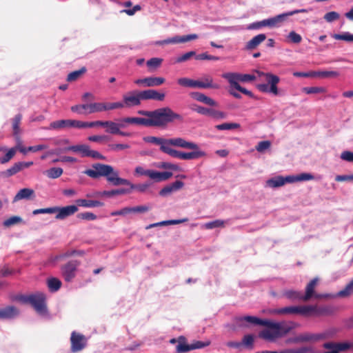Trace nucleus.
I'll use <instances>...</instances> for the list:
<instances>
[{
    "label": "nucleus",
    "instance_id": "f257e3e1",
    "mask_svg": "<svg viewBox=\"0 0 353 353\" xmlns=\"http://www.w3.org/2000/svg\"><path fill=\"white\" fill-rule=\"evenodd\" d=\"M138 114L145 116L142 117H125L121 119V123L112 121H103L102 127L105 128V132L112 134H119L123 137H130L131 133L123 132L121 128L125 127V123L142 125L147 127L165 128L174 121H183V117L174 112L169 107H164L154 110H139Z\"/></svg>",
    "mask_w": 353,
    "mask_h": 353
},
{
    "label": "nucleus",
    "instance_id": "f03ea898",
    "mask_svg": "<svg viewBox=\"0 0 353 353\" xmlns=\"http://www.w3.org/2000/svg\"><path fill=\"white\" fill-rule=\"evenodd\" d=\"M233 321V329L234 330L238 327H247L249 324L265 326L267 328L261 331L259 336L270 341L287 334L296 325L292 322L290 324L285 322H273L252 316H236L234 318Z\"/></svg>",
    "mask_w": 353,
    "mask_h": 353
},
{
    "label": "nucleus",
    "instance_id": "7ed1b4c3",
    "mask_svg": "<svg viewBox=\"0 0 353 353\" xmlns=\"http://www.w3.org/2000/svg\"><path fill=\"white\" fill-rule=\"evenodd\" d=\"M83 173L92 179L105 176L108 182L114 185L130 184L128 180L119 177L118 172L114 171L113 167L110 165L100 163H94L92 168L85 170Z\"/></svg>",
    "mask_w": 353,
    "mask_h": 353
},
{
    "label": "nucleus",
    "instance_id": "20e7f679",
    "mask_svg": "<svg viewBox=\"0 0 353 353\" xmlns=\"http://www.w3.org/2000/svg\"><path fill=\"white\" fill-rule=\"evenodd\" d=\"M175 140L180 141L179 145H172V146L184 149H190L192 150V151L185 152L176 150L171 147L168 152L169 156L181 160L197 159L206 157V153L204 151L200 150L199 145L196 143L188 141L181 137H175Z\"/></svg>",
    "mask_w": 353,
    "mask_h": 353
},
{
    "label": "nucleus",
    "instance_id": "39448f33",
    "mask_svg": "<svg viewBox=\"0 0 353 353\" xmlns=\"http://www.w3.org/2000/svg\"><path fill=\"white\" fill-rule=\"evenodd\" d=\"M16 300L23 304L30 305L41 315H46L48 309L46 303V295L40 292L28 295H19Z\"/></svg>",
    "mask_w": 353,
    "mask_h": 353
},
{
    "label": "nucleus",
    "instance_id": "423d86ee",
    "mask_svg": "<svg viewBox=\"0 0 353 353\" xmlns=\"http://www.w3.org/2000/svg\"><path fill=\"white\" fill-rule=\"evenodd\" d=\"M259 76L265 77V81L267 83H261L257 85V88L262 92L271 93L275 96L279 94V91L277 87V84L280 81V78L270 72H258Z\"/></svg>",
    "mask_w": 353,
    "mask_h": 353
},
{
    "label": "nucleus",
    "instance_id": "0eeeda50",
    "mask_svg": "<svg viewBox=\"0 0 353 353\" xmlns=\"http://www.w3.org/2000/svg\"><path fill=\"white\" fill-rule=\"evenodd\" d=\"M143 141L146 143H153L160 146V150L168 154L172 145H179L180 141L175 140V138L163 139L161 137L148 136L143 137Z\"/></svg>",
    "mask_w": 353,
    "mask_h": 353
},
{
    "label": "nucleus",
    "instance_id": "6e6552de",
    "mask_svg": "<svg viewBox=\"0 0 353 353\" xmlns=\"http://www.w3.org/2000/svg\"><path fill=\"white\" fill-rule=\"evenodd\" d=\"M283 23V15L279 14L269 19L250 23L248 28L249 30H259L263 27H268L272 28L280 26Z\"/></svg>",
    "mask_w": 353,
    "mask_h": 353
},
{
    "label": "nucleus",
    "instance_id": "1a4fd4ad",
    "mask_svg": "<svg viewBox=\"0 0 353 353\" xmlns=\"http://www.w3.org/2000/svg\"><path fill=\"white\" fill-rule=\"evenodd\" d=\"M191 108L200 114L209 116L216 120L224 119L227 117L225 112L213 108H205L198 105H194Z\"/></svg>",
    "mask_w": 353,
    "mask_h": 353
},
{
    "label": "nucleus",
    "instance_id": "9d476101",
    "mask_svg": "<svg viewBox=\"0 0 353 353\" xmlns=\"http://www.w3.org/2000/svg\"><path fill=\"white\" fill-rule=\"evenodd\" d=\"M143 101L141 91L134 90L128 92L123 96V103L124 107L130 108L133 106H139Z\"/></svg>",
    "mask_w": 353,
    "mask_h": 353
},
{
    "label": "nucleus",
    "instance_id": "9b49d317",
    "mask_svg": "<svg viewBox=\"0 0 353 353\" xmlns=\"http://www.w3.org/2000/svg\"><path fill=\"white\" fill-rule=\"evenodd\" d=\"M79 264V261L74 260L62 266L61 272L65 281L70 282L75 277L77 268Z\"/></svg>",
    "mask_w": 353,
    "mask_h": 353
},
{
    "label": "nucleus",
    "instance_id": "f8f14e48",
    "mask_svg": "<svg viewBox=\"0 0 353 353\" xmlns=\"http://www.w3.org/2000/svg\"><path fill=\"white\" fill-rule=\"evenodd\" d=\"M270 314L278 315L287 314H301L305 316V308L303 306H289L283 308L273 309L270 310Z\"/></svg>",
    "mask_w": 353,
    "mask_h": 353
},
{
    "label": "nucleus",
    "instance_id": "ddd939ff",
    "mask_svg": "<svg viewBox=\"0 0 353 353\" xmlns=\"http://www.w3.org/2000/svg\"><path fill=\"white\" fill-rule=\"evenodd\" d=\"M71 351L77 352L82 350L86 345V339L83 334L72 332L70 337Z\"/></svg>",
    "mask_w": 353,
    "mask_h": 353
},
{
    "label": "nucleus",
    "instance_id": "4468645a",
    "mask_svg": "<svg viewBox=\"0 0 353 353\" xmlns=\"http://www.w3.org/2000/svg\"><path fill=\"white\" fill-rule=\"evenodd\" d=\"M165 79L163 77H149L139 79L134 81V83L144 87H156L164 83Z\"/></svg>",
    "mask_w": 353,
    "mask_h": 353
},
{
    "label": "nucleus",
    "instance_id": "2eb2a0df",
    "mask_svg": "<svg viewBox=\"0 0 353 353\" xmlns=\"http://www.w3.org/2000/svg\"><path fill=\"white\" fill-rule=\"evenodd\" d=\"M305 316H325L331 313V310L328 307H318L316 305H305Z\"/></svg>",
    "mask_w": 353,
    "mask_h": 353
},
{
    "label": "nucleus",
    "instance_id": "dca6fc26",
    "mask_svg": "<svg viewBox=\"0 0 353 353\" xmlns=\"http://www.w3.org/2000/svg\"><path fill=\"white\" fill-rule=\"evenodd\" d=\"M79 208L75 205H70L64 207H58L57 214L55 216V219L58 220H63L68 216L74 214L78 212Z\"/></svg>",
    "mask_w": 353,
    "mask_h": 353
},
{
    "label": "nucleus",
    "instance_id": "f3484780",
    "mask_svg": "<svg viewBox=\"0 0 353 353\" xmlns=\"http://www.w3.org/2000/svg\"><path fill=\"white\" fill-rule=\"evenodd\" d=\"M322 335L311 333L301 334L293 339L288 340V342L298 343L301 342L316 341L322 339Z\"/></svg>",
    "mask_w": 353,
    "mask_h": 353
},
{
    "label": "nucleus",
    "instance_id": "a211bd4d",
    "mask_svg": "<svg viewBox=\"0 0 353 353\" xmlns=\"http://www.w3.org/2000/svg\"><path fill=\"white\" fill-rule=\"evenodd\" d=\"M143 100H156L163 101L165 99V94L156 90L148 89L141 91Z\"/></svg>",
    "mask_w": 353,
    "mask_h": 353
},
{
    "label": "nucleus",
    "instance_id": "6ab92c4d",
    "mask_svg": "<svg viewBox=\"0 0 353 353\" xmlns=\"http://www.w3.org/2000/svg\"><path fill=\"white\" fill-rule=\"evenodd\" d=\"M198 36L195 34H189L183 37L176 36L172 38H169L161 41L158 42L160 45L163 44H170V43H184L193 39H196Z\"/></svg>",
    "mask_w": 353,
    "mask_h": 353
},
{
    "label": "nucleus",
    "instance_id": "aec40b11",
    "mask_svg": "<svg viewBox=\"0 0 353 353\" xmlns=\"http://www.w3.org/2000/svg\"><path fill=\"white\" fill-rule=\"evenodd\" d=\"M190 95L194 99L196 100L197 101L203 103L210 106L216 107L219 105L218 103L215 101L213 99L206 96L205 94L201 92H192Z\"/></svg>",
    "mask_w": 353,
    "mask_h": 353
},
{
    "label": "nucleus",
    "instance_id": "412c9836",
    "mask_svg": "<svg viewBox=\"0 0 353 353\" xmlns=\"http://www.w3.org/2000/svg\"><path fill=\"white\" fill-rule=\"evenodd\" d=\"M319 279L318 278H314L312 279L310 283L307 285L305 288V294L303 295V301H307L310 300L313 296L316 298H320L321 296L319 294H314V289L318 283Z\"/></svg>",
    "mask_w": 353,
    "mask_h": 353
},
{
    "label": "nucleus",
    "instance_id": "4be33fe9",
    "mask_svg": "<svg viewBox=\"0 0 353 353\" xmlns=\"http://www.w3.org/2000/svg\"><path fill=\"white\" fill-rule=\"evenodd\" d=\"M266 183L269 187L275 188L281 187L287 183H291V180L290 176H287L285 177L277 176L268 179Z\"/></svg>",
    "mask_w": 353,
    "mask_h": 353
},
{
    "label": "nucleus",
    "instance_id": "5701e85b",
    "mask_svg": "<svg viewBox=\"0 0 353 353\" xmlns=\"http://www.w3.org/2000/svg\"><path fill=\"white\" fill-rule=\"evenodd\" d=\"M172 176V173L170 172H158L156 170H150L149 178L154 180L155 182L164 181Z\"/></svg>",
    "mask_w": 353,
    "mask_h": 353
},
{
    "label": "nucleus",
    "instance_id": "b1692460",
    "mask_svg": "<svg viewBox=\"0 0 353 353\" xmlns=\"http://www.w3.org/2000/svg\"><path fill=\"white\" fill-rule=\"evenodd\" d=\"M184 183L181 181H176L175 182L169 184L162 188L159 192V194L162 196H167L172 192L181 189Z\"/></svg>",
    "mask_w": 353,
    "mask_h": 353
},
{
    "label": "nucleus",
    "instance_id": "393cba45",
    "mask_svg": "<svg viewBox=\"0 0 353 353\" xmlns=\"http://www.w3.org/2000/svg\"><path fill=\"white\" fill-rule=\"evenodd\" d=\"M265 39L266 35L265 34H257L246 43L245 49L248 50H252L256 48Z\"/></svg>",
    "mask_w": 353,
    "mask_h": 353
},
{
    "label": "nucleus",
    "instance_id": "a878e982",
    "mask_svg": "<svg viewBox=\"0 0 353 353\" xmlns=\"http://www.w3.org/2000/svg\"><path fill=\"white\" fill-rule=\"evenodd\" d=\"M19 314V310L12 305L0 308V319H11Z\"/></svg>",
    "mask_w": 353,
    "mask_h": 353
},
{
    "label": "nucleus",
    "instance_id": "bb28decb",
    "mask_svg": "<svg viewBox=\"0 0 353 353\" xmlns=\"http://www.w3.org/2000/svg\"><path fill=\"white\" fill-rule=\"evenodd\" d=\"M72 119H61L50 123L48 130H61L71 128Z\"/></svg>",
    "mask_w": 353,
    "mask_h": 353
},
{
    "label": "nucleus",
    "instance_id": "cd10ccee",
    "mask_svg": "<svg viewBox=\"0 0 353 353\" xmlns=\"http://www.w3.org/2000/svg\"><path fill=\"white\" fill-rule=\"evenodd\" d=\"M177 83L182 87L191 88H201L200 80H194L187 77L179 78Z\"/></svg>",
    "mask_w": 353,
    "mask_h": 353
},
{
    "label": "nucleus",
    "instance_id": "c85d7f7f",
    "mask_svg": "<svg viewBox=\"0 0 353 353\" xmlns=\"http://www.w3.org/2000/svg\"><path fill=\"white\" fill-rule=\"evenodd\" d=\"M89 147V145L85 144H79L67 147L64 148L63 151H72L76 153H80L81 157H85L88 154Z\"/></svg>",
    "mask_w": 353,
    "mask_h": 353
},
{
    "label": "nucleus",
    "instance_id": "c756f323",
    "mask_svg": "<svg viewBox=\"0 0 353 353\" xmlns=\"http://www.w3.org/2000/svg\"><path fill=\"white\" fill-rule=\"evenodd\" d=\"M22 116L20 114L15 115V117L12 119V130H13V135L19 143H21V137L19 136L21 130H20V124L21 121Z\"/></svg>",
    "mask_w": 353,
    "mask_h": 353
},
{
    "label": "nucleus",
    "instance_id": "7c9ffc66",
    "mask_svg": "<svg viewBox=\"0 0 353 353\" xmlns=\"http://www.w3.org/2000/svg\"><path fill=\"white\" fill-rule=\"evenodd\" d=\"M76 205L83 207V208H95L101 207L103 205V203L99 201L88 200L84 199H79L75 201Z\"/></svg>",
    "mask_w": 353,
    "mask_h": 353
},
{
    "label": "nucleus",
    "instance_id": "2f4dec72",
    "mask_svg": "<svg viewBox=\"0 0 353 353\" xmlns=\"http://www.w3.org/2000/svg\"><path fill=\"white\" fill-rule=\"evenodd\" d=\"M283 296L285 298L292 301H303V297L302 292L297 290H287L283 291Z\"/></svg>",
    "mask_w": 353,
    "mask_h": 353
},
{
    "label": "nucleus",
    "instance_id": "473e14b6",
    "mask_svg": "<svg viewBox=\"0 0 353 353\" xmlns=\"http://www.w3.org/2000/svg\"><path fill=\"white\" fill-rule=\"evenodd\" d=\"M34 196V191L30 188L21 189L14 196L13 202L18 201L21 199H29Z\"/></svg>",
    "mask_w": 353,
    "mask_h": 353
},
{
    "label": "nucleus",
    "instance_id": "72a5a7b5",
    "mask_svg": "<svg viewBox=\"0 0 353 353\" xmlns=\"http://www.w3.org/2000/svg\"><path fill=\"white\" fill-rule=\"evenodd\" d=\"M352 347V345L350 343H333V342H328L323 344L324 348H336V350L338 351V353L341 351H345L347 350H349Z\"/></svg>",
    "mask_w": 353,
    "mask_h": 353
},
{
    "label": "nucleus",
    "instance_id": "f704fd0d",
    "mask_svg": "<svg viewBox=\"0 0 353 353\" xmlns=\"http://www.w3.org/2000/svg\"><path fill=\"white\" fill-rule=\"evenodd\" d=\"M201 88L207 89V88H214L218 89L219 88V85L217 83H214L213 81V78L209 75L203 76L200 80Z\"/></svg>",
    "mask_w": 353,
    "mask_h": 353
},
{
    "label": "nucleus",
    "instance_id": "c9c22d12",
    "mask_svg": "<svg viewBox=\"0 0 353 353\" xmlns=\"http://www.w3.org/2000/svg\"><path fill=\"white\" fill-rule=\"evenodd\" d=\"M130 193V190L125 189V188H120L117 190H112L110 191H103V192H97L94 194L95 196H108V197H112L115 195L119 194H124Z\"/></svg>",
    "mask_w": 353,
    "mask_h": 353
},
{
    "label": "nucleus",
    "instance_id": "e433bc0d",
    "mask_svg": "<svg viewBox=\"0 0 353 353\" xmlns=\"http://www.w3.org/2000/svg\"><path fill=\"white\" fill-rule=\"evenodd\" d=\"M222 77L227 79L231 87L236 88V85H239V73L228 72L222 74Z\"/></svg>",
    "mask_w": 353,
    "mask_h": 353
},
{
    "label": "nucleus",
    "instance_id": "4c0bfd02",
    "mask_svg": "<svg viewBox=\"0 0 353 353\" xmlns=\"http://www.w3.org/2000/svg\"><path fill=\"white\" fill-rule=\"evenodd\" d=\"M192 350V345L187 344L186 338L183 336H179V343L176 346L177 353H184Z\"/></svg>",
    "mask_w": 353,
    "mask_h": 353
},
{
    "label": "nucleus",
    "instance_id": "58836bf2",
    "mask_svg": "<svg viewBox=\"0 0 353 353\" xmlns=\"http://www.w3.org/2000/svg\"><path fill=\"white\" fill-rule=\"evenodd\" d=\"M188 219H174V220H168V221H163L156 223L150 224L148 226H146V229H150L152 228L157 227V226H161V225H176L179 224L183 222L188 221Z\"/></svg>",
    "mask_w": 353,
    "mask_h": 353
},
{
    "label": "nucleus",
    "instance_id": "ea45409f",
    "mask_svg": "<svg viewBox=\"0 0 353 353\" xmlns=\"http://www.w3.org/2000/svg\"><path fill=\"white\" fill-rule=\"evenodd\" d=\"M87 72L85 67H81L79 70L73 71L68 74L67 81L69 82L74 81L81 78Z\"/></svg>",
    "mask_w": 353,
    "mask_h": 353
},
{
    "label": "nucleus",
    "instance_id": "a19ab883",
    "mask_svg": "<svg viewBox=\"0 0 353 353\" xmlns=\"http://www.w3.org/2000/svg\"><path fill=\"white\" fill-rule=\"evenodd\" d=\"M353 294V279L345 285V287L340 290L336 296L339 297H348Z\"/></svg>",
    "mask_w": 353,
    "mask_h": 353
},
{
    "label": "nucleus",
    "instance_id": "79ce46f5",
    "mask_svg": "<svg viewBox=\"0 0 353 353\" xmlns=\"http://www.w3.org/2000/svg\"><path fill=\"white\" fill-rule=\"evenodd\" d=\"M291 183L297 181H310L314 179V176L310 173H301L300 174L294 176L290 175Z\"/></svg>",
    "mask_w": 353,
    "mask_h": 353
},
{
    "label": "nucleus",
    "instance_id": "37998d69",
    "mask_svg": "<svg viewBox=\"0 0 353 353\" xmlns=\"http://www.w3.org/2000/svg\"><path fill=\"white\" fill-rule=\"evenodd\" d=\"M63 172L61 168H52L45 171L44 174L50 179H57L62 175Z\"/></svg>",
    "mask_w": 353,
    "mask_h": 353
},
{
    "label": "nucleus",
    "instance_id": "c03bdc74",
    "mask_svg": "<svg viewBox=\"0 0 353 353\" xmlns=\"http://www.w3.org/2000/svg\"><path fill=\"white\" fill-rule=\"evenodd\" d=\"M21 170V165L19 162L15 163L12 167H10L9 169L6 170V171L2 172V175L4 177H10L12 176L19 172Z\"/></svg>",
    "mask_w": 353,
    "mask_h": 353
},
{
    "label": "nucleus",
    "instance_id": "a18cd8bd",
    "mask_svg": "<svg viewBox=\"0 0 353 353\" xmlns=\"http://www.w3.org/2000/svg\"><path fill=\"white\" fill-rule=\"evenodd\" d=\"M240 127V124L237 123H223L215 125V128L218 130H230L234 129H238Z\"/></svg>",
    "mask_w": 353,
    "mask_h": 353
},
{
    "label": "nucleus",
    "instance_id": "49530a36",
    "mask_svg": "<svg viewBox=\"0 0 353 353\" xmlns=\"http://www.w3.org/2000/svg\"><path fill=\"white\" fill-rule=\"evenodd\" d=\"M61 282L57 278H50L48 281V287L51 292H57L60 289Z\"/></svg>",
    "mask_w": 353,
    "mask_h": 353
},
{
    "label": "nucleus",
    "instance_id": "de8ad7c7",
    "mask_svg": "<svg viewBox=\"0 0 353 353\" xmlns=\"http://www.w3.org/2000/svg\"><path fill=\"white\" fill-rule=\"evenodd\" d=\"M88 114L101 112L104 110V103H88Z\"/></svg>",
    "mask_w": 353,
    "mask_h": 353
},
{
    "label": "nucleus",
    "instance_id": "09e8293b",
    "mask_svg": "<svg viewBox=\"0 0 353 353\" xmlns=\"http://www.w3.org/2000/svg\"><path fill=\"white\" fill-rule=\"evenodd\" d=\"M23 219L19 216H12L6 220H5L3 223V225L6 228L11 227L14 225H17L19 223H23Z\"/></svg>",
    "mask_w": 353,
    "mask_h": 353
},
{
    "label": "nucleus",
    "instance_id": "8fccbe9b",
    "mask_svg": "<svg viewBox=\"0 0 353 353\" xmlns=\"http://www.w3.org/2000/svg\"><path fill=\"white\" fill-rule=\"evenodd\" d=\"M88 103L76 105L71 107V110L74 112H77L79 114H88Z\"/></svg>",
    "mask_w": 353,
    "mask_h": 353
},
{
    "label": "nucleus",
    "instance_id": "3c124183",
    "mask_svg": "<svg viewBox=\"0 0 353 353\" xmlns=\"http://www.w3.org/2000/svg\"><path fill=\"white\" fill-rule=\"evenodd\" d=\"M315 76L322 78H336L339 76V72L337 71H319L314 72Z\"/></svg>",
    "mask_w": 353,
    "mask_h": 353
},
{
    "label": "nucleus",
    "instance_id": "603ef678",
    "mask_svg": "<svg viewBox=\"0 0 353 353\" xmlns=\"http://www.w3.org/2000/svg\"><path fill=\"white\" fill-rule=\"evenodd\" d=\"M332 37L336 40H343L347 42H353V34L348 32L343 34H334Z\"/></svg>",
    "mask_w": 353,
    "mask_h": 353
},
{
    "label": "nucleus",
    "instance_id": "864d4df0",
    "mask_svg": "<svg viewBox=\"0 0 353 353\" xmlns=\"http://www.w3.org/2000/svg\"><path fill=\"white\" fill-rule=\"evenodd\" d=\"M302 90L307 94L323 93L325 92V89L323 87H305Z\"/></svg>",
    "mask_w": 353,
    "mask_h": 353
},
{
    "label": "nucleus",
    "instance_id": "5fc2aeb1",
    "mask_svg": "<svg viewBox=\"0 0 353 353\" xmlns=\"http://www.w3.org/2000/svg\"><path fill=\"white\" fill-rule=\"evenodd\" d=\"M254 336L252 334H247L245 335L242 339V345L245 346L247 348L252 349L253 347L254 344Z\"/></svg>",
    "mask_w": 353,
    "mask_h": 353
},
{
    "label": "nucleus",
    "instance_id": "6e6d98bb",
    "mask_svg": "<svg viewBox=\"0 0 353 353\" xmlns=\"http://www.w3.org/2000/svg\"><path fill=\"white\" fill-rule=\"evenodd\" d=\"M16 154V148H10L7 153L3 157L0 158V163L4 164L10 161Z\"/></svg>",
    "mask_w": 353,
    "mask_h": 353
},
{
    "label": "nucleus",
    "instance_id": "4d7b16f0",
    "mask_svg": "<svg viewBox=\"0 0 353 353\" xmlns=\"http://www.w3.org/2000/svg\"><path fill=\"white\" fill-rule=\"evenodd\" d=\"M108 135H92L88 137V140L92 142L103 143L110 140Z\"/></svg>",
    "mask_w": 353,
    "mask_h": 353
},
{
    "label": "nucleus",
    "instance_id": "13d9d810",
    "mask_svg": "<svg viewBox=\"0 0 353 353\" xmlns=\"http://www.w3.org/2000/svg\"><path fill=\"white\" fill-rule=\"evenodd\" d=\"M124 108V104L122 102L114 103H104V110L108 111L114 109H121Z\"/></svg>",
    "mask_w": 353,
    "mask_h": 353
},
{
    "label": "nucleus",
    "instance_id": "bf43d9fd",
    "mask_svg": "<svg viewBox=\"0 0 353 353\" xmlns=\"http://www.w3.org/2000/svg\"><path fill=\"white\" fill-rule=\"evenodd\" d=\"M224 221L222 220H215L211 222H208L205 223L204 228L208 230L213 229L215 228L224 227Z\"/></svg>",
    "mask_w": 353,
    "mask_h": 353
},
{
    "label": "nucleus",
    "instance_id": "052dcab7",
    "mask_svg": "<svg viewBox=\"0 0 353 353\" xmlns=\"http://www.w3.org/2000/svg\"><path fill=\"white\" fill-rule=\"evenodd\" d=\"M194 59L196 60H212V61H218L220 59V58L219 57L210 55L207 52L201 53L199 54H196L195 53Z\"/></svg>",
    "mask_w": 353,
    "mask_h": 353
},
{
    "label": "nucleus",
    "instance_id": "680f3d73",
    "mask_svg": "<svg viewBox=\"0 0 353 353\" xmlns=\"http://www.w3.org/2000/svg\"><path fill=\"white\" fill-rule=\"evenodd\" d=\"M77 217L79 219L86 221H94L97 219V216L94 213L90 212L79 213L77 214Z\"/></svg>",
    "mask_w": 353,
    "mask_h": 353
},
{
    "label": "nucleus",
    "instance_id": "e2e57ef3",
    "mask_svg": "<svg viewBox=\"0 0 353 353\" xmlns=\"http://www.w3.org/2000/svg\"><path fill=\"white\" fill-rule=\"evenodd\" d=\"M108 148L110 150L118 152L119 150H123L125 149L130 148V145L128 144L123 143H112L108 145Z\"/></svg>",
    "mask_w": 353,
    "mask_h": 353
},
{
    "label": "nucleus",
    "instance_id": "0e129e2a",
    "mask_svg": "<svg viewBox=\"0 0 353 353\" xmlns=\"http://www.w3.org/2000/svg\"><path fill=\"white\" fill-rule=\"evenodd\" d=\"M158 167L161 169L172 170L175 171L180 170V168L178 165L168 162H162Z\"/></svg>",
    "mask_w": 353,
    "mask_h": 353
},
{
    "label": "nucleus",
    "instance_id": "69168bd1",
    "mask_svg": "<svg viewBox=\"0 0 353 353\" xmlns=\"http://www.w3.org/2000/svg\"><path fill=\"white\" fill-rule=\"evenodd\" d=\"M340 17V15L338 12L332 11L326 13L324 15V19L327 22H332L334 21H336L339 19Z\"/></svg>",
    "mask_w": 353,
    "mask_h": 353
},
{
    "label": "nucleus",
    "instance_id": "338daca9",
    "mask_svg": "<svg viewBox=\"0 0 353 353\" xmlns=\"http://www.w3.org/2000/svg\"><path fill=\"white\" fill-rule=\"evenodd\" d=\"M162 61V59L157 57L152 58L147 61V65L149 68H157L161 65Z\"/></svg>",
    "mask_w": 353,
    "mask_h": 353
},
{
    "label": "nucleus",
    "instance_id": "774afa93",
    "mask_svg": "<svg viewBox=\"0 0 353 353\" xmlns=\"http://www.w3.org/2000/svg\"><path fill=\"white\" fill-rule=\"evenodd\" d=\"M271 145V143L270 141H260L257 145L256 146V150L259 152H264L265 150L270 148Z\"/></svg>",
    "mask_w": 353,
    "mask_h": 353
}]
</instances>
